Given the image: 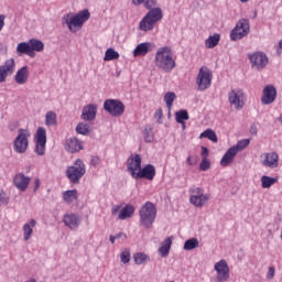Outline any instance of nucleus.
I'll return each instance as SVG.
<instances>
[{
	"label": "nucleus",
	"mask_w": 282,
	"mask_h": 282,
	"mask_svg": "<svg viewBox=\"0 0 282 282\" xmlns=\"http://www.w3.org/2000/svg\"><path fill=\"white\" fill-rule=\"evenodd\" d=\"M34 228H36V220L31 219L29 223L24 224L22 227L24 241H30L32 235L34 234Z\"/></svg>",
	"instance_id": "obj_26"
},
{
	"label": "nucleus",
	"mask_w": 282,
	"mask_h": 282,
	"mask_svg": "<svg viewBox=\"0 0 282 282\" xmlns=\"http://www.w3.org/2000/svg\"><path fill=\"white\" fill-rule=\"evenodd\" d=\"M28 78H30V67L28 66L19 68L14 76V80L18 85H25Z\"/></svg>",
	"instance_id": "obj_23"
},
{
	"label": "nucleus",
	"mask_w": 282,
	"mask_h": 282,
	"mask_svg": "<svg viewBox=\"0 0 282 282\" xmlns=\"http://www.w3.org/2000/svg\"><path fill=\"white\" fill-rule=\"evenodd\" d=\"M116 239H117V238H116L115 236H110V242H111V243H116Z\"/></svg>",
	"instance_id": "obj_60"
},
{
	"label": "nucleus",
	"mask_w": 282,
	"mask_h": 282,
	"mask_svg": "<svg viewBox=\"0 0 282 282\" xmlns=\"http://www.w3.org/2000/svg\"><path fill=\"white\" fill-rule=\"evenodd\" d=\"M183 129H186V122L184 121V124H182Z\"/></svg>",
	"instance_id": "obj_64"
},
{
	"label": "nucleus",
	"mask_w": 282,
	"mask_h": 282,
	"mask_svg": "<svg viewBox=\"0 0 282 282\" xmlns=\"http://www.w3.org/2000/svg\"><path fill=\"white\" fill-rule=\"evenodd\" d=\"M219 36H209L206 41H205V45L208 50H213V47H217V45H219Z\"/></svg>",
	"instance_id": "obj_40"
},
{
	"label": "nucleus",
	"mask_w": 282,
	"mask_h": 282,
	"mask_svg": "<svg viewBox=\"0 0 282 282\" xmlns=\"http://www.w3.org/2000/svg\"><path fill=\"white\" fill-rule=\"evenodd\" d=\"M133 213H135V207L133 205H126L120 212L118 219L124 221V219H131L133 217Z\"/></svg>",
	"instance_id": "obj_28"
},
{
	"label": "nucleus",
	"mask_w": 282,
	"mask_h": 282,
	"mask_svg": "<svg viewBox=\"0 0 282 282\" xmlns=\"http://www.w3.org/2000/svg\"><path fill=\"white\" fill-rule=\"evenodd\" d=\"M119 210H120V206H115L112 208V215H117Z\"/></svg>",
	"instance_id": "obj_58"
},
{
	"label": "nucleus",
	"mask_w": 282,
	"mask_h": 282,
	"mask_svg": "<svg viewBox=\"0 0 282 282\" xmlns=\"http://www.w3.org/2000/svg\"><path fill=\"white\" fill-rule=\"evenodd\" d=\"M91 13H89L88 9H84L77 14L69 12L63 15L62 25L67 26V30H69L72 34H76V32L83 30V25H85L86 21H89Z\"/></svg>",
	"instance_id": "obj_2"
},
{
	"label": "nucleus",
	"mask_w": 282,
	"mask_h": 282,
	"mask_svg": "<svg viewBox=\"0 0 282 282\" xmlns=\"http://www.w3.org/2000/svg\"><path fill=\"white\" fill-rule=\"evenodd\" d=\"M141 169H142V156H140V154H131L127 160V170L133 180H135Z\"/></svg>",
	"instance_id": "obj_10"
},
{
	"label": "nucleus",
	"mask_w": 282,
	"mask_h": 282,
	"mask_svg": "<svg viewBox=\"0 0 282 282\" xmlns=\"http://www.w3.org/2000/svg\"><path fill=\"white\" fill-rule=\"evenodd\" d=\"M30 182H32V178L30 176H25L23 173H18L13 177V186H15V188L21 193H25V191H28Z\"/></svg>",
	"instance_id": "obj_17"
},
{
	"label": "nucleus",
	"mask_w": 282,
	"mask_h": 282,
	"mask_svg": "<svg viewBox=\"0 0 282 282\" xmlns=\"http://www.w3.org/2000/svg\"><path fill=\"white\" fill-rule=\"evenodd\" d=\"M17 69V62L14 58L7 59L1 66H0V84L6 83L8 76H12Z\"/></svg>",
	"instance_id": "obj_14"
},
{
	"label": "nucleus",
	"mask_w": 282,
	"mask_h": 282,
	"mask_svg": "<svg viewBox=\"0 0 282 282\" xmlns=\"http://www.w3.org/2000/svg\"><path fill=\"white\" fill-rule=\"evenodd\" d=\"M171 246H173V238L169 237L166 238L161 247L159 248V253L161 257H169V252H171Z\"/></svg>",
	"instance_id": "obj_30"
},
{
	"label": "nucleus",
	"mask_w": 282,
	"mask_h": 282,
	"mask_svg": "<svg viewBox=\"0 0 282 282\" xmlns=\"http://www.w3.org/2000/svg\"><path fill=\"white\" fill-rule=\"evenodd\" d=\"M45 124L46 127H56L57 124V116L54 111H48L45 115Z\"/></svg>",
	"instance_id": "obj_35"
},
{
	"label": "nucleus",
	"mask_w": 282,
	"mask_h": 282,
	"mask_svg": "<svg viewBox=\"0 0 282 282\" xmlns=\"http://www.w3.org/2000/svg\"><path fill=\"white\" fill-rule=\"evenodd\" d=\"M176 122L178 124H184V120H188V111L180 110L175 113Z\"/></svg>",
	"instance_id": "obj_41"
},
{
	"label": "nucleus",
	"mask_w": 282,
	"mask_h": 282,
	"mask_svg": "<svg viewBox=\"0 0 282 282\" xmlns=\"http://www.w3.org/2000/svg\"><path fill=\"white\" fill-rule=\"evenodd\" d=\"M196 85L198 87V91H206V89H210V85H213V70L207 66H202L196 76Z\"/></svg>",
	"instance_id": "obj_7"
},
{
	"label": "nucleus",
	"mask_w": 282,
	"mask_h": 282,
	"mask_svg": "<svg viewBox=\"0 0 282 282\" xmlns=\"http://www.w3.org/2000/svg\"><path fill=\"white\" fill-rule=\"evenodd\" d=\"M197 162H199V156H188L187 158V164L188 166H196Z\"/></svg>",
	"instance_id": "obj_49"
},
{
	"label": "nucleus",
	"mask_w": 282,
	"mask_h": 282,
	"mask_svg": "<svg viewBox=\"0 0 282 282\" xmlns=\"http://www.w3.org/2000/svg\"><path fill=\"white\" fill-rule=\"evenodd\" d=\"M90 164L91 166H100V156H91Z\"/></svg>",
	"instance_id": "obj_50"
},
{
	"label": "nucleus",
	"mask_w": 282,
	"mask_h": 282,
	"mask_svg": "<svg viewBox=\"0 0 282 282\" xmlns=\"http://www.w3.org/2000/svg\"><path fill=\"white\" fill-rule=\"evenodd\" d=\"M30 138H32V133L30 132V129H19L18 135L13 141L14 153H20V154L25 153L30 147Z\"/></svg>",
	"instance_id": "obj_6"
},
{
	"label": "nucleus",
	"mask_w": 282,
	"mask_h": 282,
	"mask_svg": "<svg viewBox=\"0 0 282 282\" xmlns=\"http://www.w3.org/2000/svg\"><path fill=\"white\" fill-rule=\"evenodd\" d=\"M116 239H127V234L124 232H119L117 235H115Z\"/></svg>",
	"instance_id": "obj_54"
},
{
	"label": "nucleus",
	"mask_w": 282,
	"mask_h": 282,
	"mask_svg": "<svg viewBox=\"0 0 282 282\" xmlns=\"http://www.w3.org/2000/svg\"><path fill=\"white\" fill-rule=\"evenodd\" d=\"M175 98H177V96L173 91H169L164 95V102L166 104L169 111H171V109L173 108V102H175Z\"/></svg>",
	"instance_id": "obj_36"
},
{
	"label": "nucleus",
	"mask_w": 282,
	"mask_h": 282,
	"mask_svg": "<svg viewBox=\"0 0 282 282\" xmlns=\"http://www.w3.org/2000/svg\"><path fill=\"white\" fill-rule=\"evenodd\" d=\"M155 116H162V109L156 110Z\"/></svg>",
	"instance_id": "obj_61"
},
{
	"label": "nucleus",
	"mask_w": 282,
	"mask_h": 282,
	"mask_svg": "<svg viewBox=\"0 0 282 282\" xmlns=\"http://www.w3.org/2000/svg\"><path fill=\"white\" fill-rule=\"evenodd\" d=\"M143 138L145 142L153 141V128L151 126H147L143 130Z\"/></svg>",
	"instance_id": "obj_43"
},
{
	"label": "nucleus",
	"mask_w": 282,
	"mask_h": 282,
	"mask_svg": "<svg viewBox=\"0 0 282 282\" xmlns=\"http://www.w3.org/2000/svg\"><path fill=\"white\" fill-rule=\"evenodd\" d=\"M263 166L276 169L279 166V154L276 152L264 153Z\"/></svg>",
	"instance_id": "obj_21"
},
{
	"label": "nucleus",
	"mask_w": 282,
	"mask_h": 282,
	"mask_svg": "<svg viewBox=\"0 0 282 282\" xmlns=\"http://www.w3.org/2000/svg\"><path fill=\"white\" fill-rule=\"evenodd\" d=\"M63 223L70 230H77L78 226H80V218L75 214H67L64 216Z\"/></svg>",
	"instance_id": "obj_22"
},
{
	"label": "nucleus",
	"mask_w": 282,
	"mask_h": 282,
	"mask_svg": "<svg viewBox=\"0 0 282 282\" xmlns=\"http://www.w3.org/2000/svg\"><path fill=\"white\" fill-rule=\"evenodd\" d=\"M200 138H207V140H210V142H217V133L215 131L207 129L204 132L200 133Z\"/></svg>",
	"instance_id": "obj_39"
},
{
	"label": "nucleus",
	"mask_w": 282,
	"mask_h": 282,
	"mask_svg": "<svg viewBox=\"0 0 282 282\" xmlns=\"http://www.w3.org/2000/svg\"><path fill=\"white\" fill-rule=\"evenodd\" d=\"M118 58H120V53L110 47L106 51L104 61H118Z\"/></svg>",
	"instance_id": "obj_37"
},
{
	"label": "nucleus",
	"mask_w": 282,
	"mask_h": 282,
	"mask_svg": "<svg viewBox=\"0 0 282 282\" xmlns=\"http://www.w3.org/2000/svg\"><path fill=\"white\" fill-rule=\"evenodd\" d=\"M34 184H35L34 191H36L37 188H41V180L35 178V180H34Z\"/></svg>",
	"instance_id": "obj_55"
},
{
	"label": "nucleus",
	"mask_w": 282,
	"mask_h": 282,
	"mask_svg": "<svg viewBox=\"0 0 282 282\" xmlns=\"http://www.w3.org/2000/svg\"><path fill=\"white\" fill-rule=\"evenodd\" d=\"M97 113H98V106L96 104H89L83 108L82 120L91 122V120H96Z\"/></svg>",
	"instance_id": "obj_19"
},
{
	"label": "nucleus",
	"mask_w": 282,
	"mask_h": 282,
	"mask_svg": "<svg viewBox=\"0 0 282 282\" xmlns=\"http://www.w3.org/2000/svg\"><path fill=\"white\" fill-rule=\"evenodd\" d=\"M279 182V177H270L268 175L261 176V186L262 188H271Z\"/></svg>",
	"instance_id": "obj_33"
},
{
	"label": "nucleus",
	"mask_w": 282,
	"mask_h": 282,
	"mask_svg": "<svg viewBox=\"0 0 282 282\" xmlns=\"http://www.w3.org/2000/svg\"><path fill=\"white\" fill-rule=\"evenodd\" d=\"M228 100L230 107H235L239 111L246 105V94L241 89H231L228 93Z\"/></svg>",
	"instance_id": "obj_9"
},
{
	"label": "nucleus",
	"mask_w": 282,
	"mask_h": 282,
	"mask_svg": "<svg viewBox=\"0 0 282 282\" xmlns=\"http://www.w3.org/2000/svg\"><path fill=\"white\" fill-rule=\"evenodd\" d=\"M214 270L216 271V281L226 282L230 279V267L226 260H220L215 263Z\"/></svg>",
	"instance_id": "obj_11"
},
{
	"label": "nucleus",
	"mask_w": 282,
	"mask_h": 282,
	"mask_svg": "<svg viewBox=\"0 0 282 282\" xmlns=\"http://www.w3.org/2000/svg\"><path fill=\"white\" fill-rule=\"evenodd\" d=\"M155 174V166L153 164H147L139 170L134 180H148L149 182H153Z\"/></svg>",
	"instance_id": "obj_16"
},
{
	"label": "nucleus",
	"mask_w": 282,
	"mask_h": 282,
	"mask_svg": "<svg viewBox=\"0 0 282 282\" xmlns=\"http://www.w3.org/2000/svg\"><path fill=\"white\" fill-rule=\"evenodd\" d=\"M147 0H132L133 6H142Z\"/></svg>",
	"instance_id": "obj_56"
},
{
	"label": "nucleus",
	"mask_w": 282,
	"mask_h": 282,
	"mask_svg": "<svg viewBox=\"0 0 282 282\" xmlns=\"http://www.w3.org/2000/svg\"><path fill=\"white\" fill-rule=\"evenodd\" d=\"M90 131L89 124L87 123H78L76 127V132L80 135H89Z\"/></svg>",
	"instance_id": "obj_42"
},
{
	"label": "nucleus",
	"mask_w": 282,
	"mask_h": 282,
	"mask_svg": "<svg viewBox=\"0 0 282 282\" xmlns=\"http://www.w3.org/2000/svg\"><path fill=\"white\" fill-rule=\"evenodd\" d=\"M104 109L113 118H120L124 113V104L118 99H107Z\"/></svg>",
	"instance_id": "obj_8"
},
{
	"label": "nucleus",
	"mask_w": 282,
	"mask_h": 282,
	"mask_svg": "<svg viewBox=\"0 0 282 282\" xmlns=\"http://www.w3.org/2000/svg\"><path fill=\"white\" fill-rule=\"evenodd\" d=\"M164 17L161 8H154L150 10L145 17L140 21L139 29L142 32H149V30H153L155 28V23L162 21Z\"/></svg>",
	"instance_id": "obj_5"
},
{
	"label": "nucleus",
	"mask_w": 282,
	"mask_h": 282,
	"mask_svg": "<svg viewBox=\"0 0 282 282\" xmlns=\"http://www.w3.org/2000/svg\"><path fill=\"white\" fill-rule=\"evenodd\" d=\"M155 50V44L151 42H144L139 45L133 51V56H147L149 52Z\"/></svg>",
	"instance_id": "obj_20"
},
{
	"label": "nucleus",
	"mask_w": 282,
	"mask_h": 282,
	"mask_svg": "<svg viewBox=\"0 0 282 282\" xmlns=\"http://www.w3.org/2000/svg\"><path fill=\"white\" fill-rule=\"evenodd\" d=\"M276 100V88L273 85H268L262 90V105H272Z\"/></svg>",
	"instance_id": "obj_18"
},
{
	"label": "nucleus",
	"mask_w": 282,
	"mask_h": 282,
	"mask_svg": "<svg viewBox=\"0 0 282 282\" xmlns=\"http://www.w3.org/2000/svg\"><path fill=\"white\" fill-rule=\"evenodd\" d=\"M121 263H129L131 261V252L126 249L120 254Z\"/></svg>",
	"instance_id": "obj_45"
},
{
	"label": "nucleus",
	"mask_w": 282,
	"mask_h": 282,
	"mask_svg": "<svg viewBox=\"0 0 282 282\" xmlns=\"http://www.w3.org/2000/svg\"><path fill=\"white\" fill-rule=\"evenodd\" d=\"M139 217L141 226L144 228H152L155 217H158V207H155V204L147 202L143 206H141Z\"/></svg>",
	"instance_id": "obj_3"
},
{
	"label": "nucleus",
	"mask_w": 282,
	"mask_h": 282,
	"mask_svg": "<svg viewBox=\"0 0 282 282\" xmlns=\"http://www.w3.org/2000/svg\"><path fill=\"white\" fill-rule=\"evenodd\" d=\"M18 54H25L26 56H30V58H34L36 56V53L32 52L30 42H21L17 46Z\"/></svg>",
	"instance_id": "obj_27"
},
{
	"label": "nucleus",
	"mask_w": 282,
	"mask_h": 282,
	"mask_svg": "<svg viewBox=\"0 0 282 282\" xmlns=\"http://www.w3.org/2000/svg\"><path fill=\"white\" fill-rule=\"evenodd\" d=\"M135 265H142L144 263H148V261H151V258L147 253L138 252L133 256Z\"/></svg>",
	"instance_id": "obj_34"
},
{
	"label": "nucleus",
	"mask_w": 282,
	"mask_h": 282,
	"mask_svg": "<svg viewBox=\"0 0 282 282\" xmlns=\"http://www.w3.org/2000/svg\"><path fill=\"white\" fill-rule=\"evenodd\" d=\"M248 144H250V139H242L238 141L236 145L231 147V149H237V153H239V151H243Z\"/></svg>",
	"instance_id": "obj_44"
},
{
	"label": "nucleus",
	"mask_w": 282,
	"mask_h": 282,
	"mask_svg": "<svg viewBox=\"0 0 282 282\" xmlns=\"http://www.w3.org/2000/svg\"><path fill=\"white\" fill-rule=\"evenodd\" d=\"M248 57L253 69H265V66L269 63L268 55L263 52L248 54Z\"/></svg>",
	"instance_id": "obj_12"
},
{
	"label": "nucleus",
	"mask_w": 282,
	"mask_h": 282,
	"mask_svg": "<svg viewBox=\"0 0 282 282\" xmlns=\"http://www.w3.org/2000/svg\"><path fill=\"white\" fill-rule=\"evenodd\" d=\"M62 197L66 204H72L78 199V189H68L62 193Z\"/></svg>",
	"instance_id": "obj_31"
},
{
	"label": "nucleus",
	"mask_w": 282,
	"mask_h": 282,
	"mask_svg": "<svg viewBox=\"0 0 282 282\" xmlns=\"http://www.w3.org/2000/svg\"><path fill=\"white\" fill-rule=\"evenodd\" d=\"M200 155L202 158H205V160H208V148L202 147Z\"/></svg>",
	"instance_id": "obj_52"
},
{
	"label": "nucleus",
	"mask_w": 282,
	"mask_h": 282,
	"mask_svg": "<svg viewBox=\"0 0 282 282\" xmlns=\"http://www.w3.org/2000/svg\"><path fill=\"white\" fill-rule=\"evenodd\" d=\"M154 65L161 72H165V74H171L175 69V67H177L173 50H171L170 46H162L158 48L154 56Z\"/></svg>",
	"instance_id": "obj_1"
},
{
	"label": "nucleus",
	"mask_w": 282,
	"mask_h": 282,
	"mask_svg": "<svg viewBox=\"0 0 282 282\" xmlns=\"http://www.w3.org/2000/svg\"><path fill=\"white\" fill-rule=\"evenodd\" d=\"M274 273H275L274 267H270L267 274V279H274Z\"/></svg>",
	"instance_id": "obj_51"
},
{
	"label": "nucleus",
	"mask_w": 282,
	"mask_h": 282,
	"mask_svg": "<svg viewBox=\"0 0 282 282\" xmlns=\"http://www.w3.org/2000/svg\"><path fill=\"white\" fill-rule=\"evenodd\" d=\"M45 144H47V131L45 128L40 127L36 131L35 153L37 155H45Z\"/></svg>",
	"instance_id": "obj_13"
},
{
	"label": "nucleus",
	"mask_w": 282,
	"mask_h": 282,
	"mask_svg": "<svg viewBox=\"0 0 282 282\" xmlns=\"http://www.w3.org/2000/svg\"><path fill=\"white\" fill-rule=\"evenodd\" d=\"M250 34V21L241 19L231 30L230 36H248Z\"/></svg>",
	"instance_id": "obj_15"
},
{
	"label": "nucleus",
	"mask_w": 282,
	"mask_h": 282,
	"mask_svg": "<svg viewBox=\"0 0 282 282\" xmlns=\"http://www.w3.org/2000/svg\"><path fill=\"white\" fill-rule=\"evenodd\" d=\"M29 43L31 45V52H33L34 54H36V52H43V50H45V44H43L41 40L31 39Z\"/></svg>",
	"instance_id": "obj_32"
},
{
	"label": "nucleus",
	"mask_w": 282,
	"mask_h": 282,
	"mask_svg": "<svg viewBox=\"0 0 282 282\" xmlns=\"http://www.w3.org/2000/svg\"><path fill=\"white\" fill-rule=\"evenodd\" d=\"M6 26V15L0 14V32Z\"/></svg>",
	"instance_id": "obj_53"
},
{
	"label": "nucleus",
	"mask_w": 282,
	"mask_h": 282,
	"mask_svg": "<svg viewBox=\"0 0 282 282\" xmlns=\"http://www.w3.org/2000/svg\"><path fill=\"white\" fill-rule=\"evenodd\" d=\"M85 173H87V166L80 159H77L74 165L66 169V177L70 184H80V180H83Z\"/></svg>",
	"instance_id": "obj_4"
},
{
	"label": "nucleus",
	"mask_w": 282,
	"mask_h": 282,
	"mask_svg": "<svg viewBox=\"0 0 282 282\" xmlns=\"http://www.w3.org/2000/svg\"><path fill=\"white\" fill-rule=\"evenodd\" d=\"M282 52V40L279 42V45H278V54H281Z\"/></svg>",
	"instance_id": "obj_59"
},
{
	"label": "nucleus",
	"mask_w": 282,
	"mask_h": 282,
	"mask_svg": "<svg viewBox=\"0 0 282 282\" xmlns=\"http://www.w3.org/2000/svg\"><path fill=\"white\" fill-rule=\"evenodd\" d=\"M250 133L252 134V135H257V126H251V128H250Z\"/></svg>",
	"instance_id": "obj_57"
},
{
	"label": "nucleus",
	"mask_w": 282,
	"mask_h": 282,
	"mask_svg": "<svg viewBox=\"0 0 282 282\" xmlns=\"http://www.w3.org/2000/svg\"><path fill=\"white\" fill-rule=\"evenodd\" d=\"M191 197H199L200 195H204V189L200 187H194L191 189Z\"/></svg>",
	"instance_id": "obj_48"
},
{
	"label": "nucleus",
	"mask_w": 282,
	"mask_h": 282,
	"mask_svg": "<svg viewBox=\"0 0 282 282\" xmlns=\"http://www.w3.org/2000/svg\"><path fill=\"white\" fill-rule=\"evenodd\" d=\"M143 6L149 11L155 10V8H160V7H158V0H145Z\"/></svg>",
	"instance_id": "obj_46"
},
{
	"label": "nucleus",
	"mask_w": 282,
	"mask_h": 282,
	"mask_svg": "<svg viewBox=\"0 0 282 282\" xmlns=\"http://www.w3.org/2000/svg\"><path fill=\"white\" fill-rule=\"evenodd\" d=\"M237 148H229L220 160V166H230L237 156Z\"/></svg>",
	"instance_id": "obj_24"
},
{
	"label": "nucleus",
	"mask_w": 282,
	"mask_h": 282,
	"mask_svg": "<svg viewBox=\"0 0 282 282\" xmlns=\"http://www.w3.org/2000/svg\"><path fill=\"white\" fill-rule=\"evenodd\" d=\"M208 199V194H200L199 196H189L191 204H193V206H196V208H202V206H204V204H206Z\"/></svg>",
	"instance_id": "obj_29"
},
{
	"label": "nucleus",
	"mask_w": 282,
	"mask_h": 282,
	"mask_svg": "<svg viewBox=\"0 0 282 282\" xmlns=\"http://www.w3.org/2000/svg\"><path fill=\"white\" fill-rule=\"evenodd\" d=\"M195 248H199V240L197 238H191L185 241L184 250H195Z\"/></svg>",
	"instance_id": "obj_38"
},
{
	"label": "nucleus",
	"mask_w": 282,
	"mask_h": 282,
	"mask_svg": "<svg viewBox=\"0 0 282 282\" xmlns=\"http://www.w3.org/2000/svg\"><path fill=\"white\" fill-rule=\"evenodd\" d=\"M199 169L202 171H208V169H210V161H208V159H206V158H203L202 162L199 164Z\"/></svg>",
	"instance_id": "obj_47"
},
{
	"label": "nucleus",
	"mask_w": 282,
	"mask_h": 282,
	"mask_svg": "<svg viewBox=\"0 0 282 282\" xmlns=\"http://www.w3.org/2000/svg\"><path fill=\"white\" fill-rule=\"evenodd\" d=\"M250 0H240L241 3H248Z\"/></svg>",
	"instance_id": "obj_63"
},
{
	"label": "nucleus",
	"mask_w": 282,
	"mask_h": 282,
	"mask_svg": "<svg viewBox=\"0 0 282 282\" xmlns=\"http://www.w3.org/2000/svg\"><path fill=\"white\" fill-rule=\"evenodd\" d=\"M65 149L68 153H78V151H83V142L77 138H70L66 141Z\"/></svg>",
	"instance_id": "obj_25"
},
{
	"label": "nucleus",
	"mask_w": 282,
	"mask_h": 282,
	"mask_svg": "<svg viewBox=\"0 0 282 282\" xmlns=\"http://www.w3.org/2000/svg\"><path fill=\"white\" fill-rule=\"evenodd\" d=\"M239 39H241V36H231V41H237V40H239Z\"/></svg>",
	"instance_id": "obj_62"
}]
</instances>
